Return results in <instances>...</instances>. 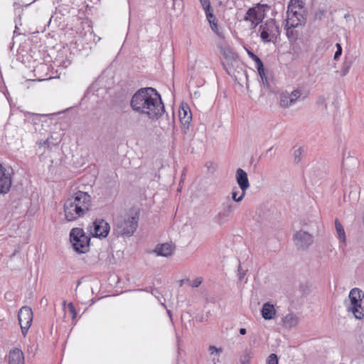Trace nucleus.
Listing matches in <instances>:
<instances>
[{"label":"nucleus","mask_w":364,"mask_h":364,"mask_svg":"<svg viewBox=\"0 0 364 364\" xmlns=\"http://www.w3.org/2000/svg\"><path fill=\"white\" fill-rule=\"evenodd\" d=\"M246 333H247V331H246V329H245V328H241L240 329V333L241 335H245V334H246Z\"/></svg>","instance_id":"obj_45"},{"label":"nucleus","mask_w":364,"mask_h":364,"mask_svg":"<svg viewBox=\"0 0 364 364\" xmlns=\"http://www.w3.org/2000/svg\"><path fill=\"white\" fill-rule=\"evenodd\" d=\"M294 241L299 249H307L313 242L311 235L305 231H299L294 235Z\"/></svg>","instance_id":"obj_12"},{"label":"nucleus","mask_w":364,"mask_h":364,"mask_svg":"<svg viewBox=\"0 0 364 364\" xmlns=\"http://www.w3.org/2000/svg\"><path fill=\"white\" fill-rule=\"evenodd\" d=\"M200 2L205 11L211 9L210 0H200Z\"/></svg>","instance_id":"obj_33"},{"label":"nucleus","mask_w":364,"mask_h":364,"mask_svg":"<svg viewBox=\"0 0 364 364\" xmlns=\"http://www.w3.org/2000/svg\"><path fill=\"white\" fill-rule=\"evenodd\" d=\"M40 146H43L47 148H50V140L49 139H47L46 140L43 141V142L39 143Z\"/></svg>","instance_id":"obj_41"},{"label":"nucleus","mask_w":364,"mask_h":364,"mask_svg":"<svg viewBox=\"0 0 364 364\" xmlns=\"http://www.w3.org/2000/svg\"><path fill=\"white\" fill-rule=\"evenodd\" d=\"M68 309L69 311V313L72 317V319L74 320L76 318L77 312L75 311V306L73 303H69L68 304Z\"/></svg>","instance_id":"obj_31"},{"label":"nucleus","mask_w":364,"mask_h":364,"mask_svg":"<svg viewBox=\"0 0 364 364\" xmlns=\"http://www.w3.org/2000/svg\"><path fill=\"white\" fill-rule=\"evenodd\" d=\"M261 314L262 317L265 320H271L274 318L276 314V311L274 307V305L269 303H265L263 304L262 308L261 309Z\"/></svg>","instance_id":"obj_19"},{"label":"nucleus","mask_w":364,"mask_h":364,"mask_svg":"<svg viewBox=\"0 0 364 364\" xmlns=\"http://www.w3.org/2000/svg\"><path fill=\"white\" fill-rule=\"evenodd\" d=\"M110 230V226L103 219H97L93 223V230L91 231L92 235L95 237H106Z\"/></svg>","instance_id":"obj_11"},{"label":"nucleus","mask_w":364,"mask_h":364,"mask_svg":"<svg viewBox=\"0 0 364 364\" xmlns=\"http://www.w3.org/2000/svg\"><path fill=\"white\" fill-rule=\"evenodd\" d=\"M139 223L137 213H126L114 220L113 232L117 236L131 237L135 232Z\"/></svg>","instance_id":"obj_3"},{"label":"nucleus","mask_w":364,"mask_h":364,"mask_svg":"<svg viewBox=\"0 0 364 364\" xmlns=\"http://www.w3.org/2000/svg\"><path fill=\"white\" fill-rule=\"evenodd\" d=\"M287 18L286 22L291 27H299L304 26L306 23V18L302 12L297 10H294L293 6L288 5L287 7Z\"/></svg>","instance_id":"obj_9"},{"label":"nucleus","mask_w":364,"mask_h":364,"mask_svg":"<svg viewBox=\"0 0 364 364\" xmlns=\"http://www.w3.org/2000/svg\"><path fill=\"white\" fill-rule=\"evenodd\" d=\"M261 38L264 43L273 42L279 36V26L275 19L271 18L259 27Z\"/></svg>","instance_id":"obj_6"},{"label":"nucleus","mask_w":364,"mask_h":364,"mask_svg":"<svg viewBox=\"0 0 364 364\" xmlns=\"http://www.w3.org/2000/svg\"><path fill=\"white\" fill-rule=\"evenodd\" d=\"M252 353L251 350L245 349L240 357L239 364H250Z\"/></svg>","instance_id":"obj_24"},{"label":"nucleus","mask_w":364,"mask_h":364,"mask_svg":"<svg viewBox=\"0 0 364 364\" xmlns=\"http://www.w3.org/2000/svg\"><path fill=\"white\" fill-rule=\"evenodd\" d=\"M50 21H51V19L50 18V19L48 20V23H47V24H46V25L44 26L43 29L41 31L42 32H43V31H46V27H47V26H49V24H50Z\"/></svg>","instance_id":"obj_46"},{"label":"nucleus","mask_w":364,"mask_h":364,"mask_svg":"<svg viewBox=\"0 0 364 364\" xmlns=\"http://www.w3.org/2000/svg\"><path fill=\"white\" fill-rule=\"evenodd\" d=\"M92 205L91 196L86 192L77 191L66 200L64 204L65 217L68 221H74L83 217Z\"/></svg>","instance_id":"obj_2"},{"label":"nucleus","mask_w":364,"mask_h":364,"mask_svg":"<svg viewBox=\"0 0 364 364\" xmlns=\"http://www.w3.org/2000/svg\"><path fill=\"white\" fill-rule=\"evenodd\" d=\"M324 11H319L316 13V16H321L323 14Z\"/></svg>","instance_id":"obj_48"},{"label":"nucleus","mask_w":364,"mask_h":364,"mask_svg":"<svg viewBox=\"0 0 364 364\" xmlns=\"http://www.w3.org/2000/svg\"><path fill=\"white\" fill-rule=\"evenodd\" d=\"M18 319L23 336H26L33 321V311L28 306L22 307L18 314Z\"/></svg>","instance_id":"obj_8"},{"label":"nucleus","mask_w":364,"mask_h":364,"mask_svg":"<svg viewBox=\"0 0 364 364\" xmlns=\"http://www.w3.org/2000/svg\"><path fill=\"white\" fill-rule=\"evenodd\" d=\"M238 272H239V273H238L239 279L241 281L243 279V277H245V271H242V272L241 271L240 265L239 266Z\"/></svg>","instance_id":"obj_43"},{"label":"nucleus","mask_w":364,"mask_h":364,"mask_svg":"<svg viewBox=\"0 0 364 364\" xmlns=\"http://www.w3.org/2000/svg\"><path fill=\"white\" fill-rule=\"evenodd\" d=\"M272 149V147H270L269 149L267 150L266 154L271 151Z\"/></svg>","instance_id":"obj_50"},{"label":"nucleus","mask_w":364,"mask_h":364,"mask_svg":"<svg viewBox=\"0 0 364 364\" xmlns=\"http://www.w3.org/2000/svg\"><path fill=\"white\" fill-rule=\"evenodd\" d=\"M151 293L155 296H156V293H158V291L156 289H151Z\"/></svg>","instance_id":"obj_47"},{"label":"nucleus","mask_w":364,"mask_h":364,"mask_svg":"<svg viewBox=\"0 0 364 364\" xmlns=\"http://www.w3.org/2000/svg\"><path fill=\"white\" fill-rule=\"evenodd\" d=\"M130 107L135 112L150 119H158L165 112L161 95L152 87L137 90L132 97Z\"/></svg>","instance_id":"obj_1"},{"label":"nucleus","mask_w":364,"mask_h":364,"mask_svg":"<svg viewBox=\"0 0 364 364\" xmlns=\"http://www.w3.org/2000/svg\"><path fill=\"white\" fill-rule=\"evenodd\" d=\"M225 61L223 62V66L228 75L233 72L234 65L237 63V55L231 50H226L223 53Z\"/></svg>","instance_id":"obj_14"},{"label":"nucleus","mask_w":364,"mask_h":364,"mask_svg":"<svg viewBox=\"0 0 364 364\" xmlns=\"http://www.w3.org/2000/svg\"><path fill=\"white\" fill-rule=\"evenodd\" d=\"M212 360H213V364H218L220 363V359H219V357H218V356L213 357Z\"/></svg>","instance_id":"obj_44"},{"label":"nucleus","mask_w":364,"mask_h":364,"mask_svg":"<svg viewBox=\"0 0 364 364\" xmlns=\"http://www.w3.org/2000/svg\"><path fill=\"white\" fill-rule=\"evenodd\" d=\"M284 28H285V30L287 31V38L290 41H295L297 39V38L299 36V33L296 30V28L297 27H291V26H290V25H288L287 23L286 22Z\"/></svg>","instance_id":"obj_23"},{"label":"nucleus","mask_w":364,"mask_h":364,"mask_svg":"<svg viewBox=\"0 0 364 364\" xmlns=\"http://www.w3.org/2000/svg\"><path fill=\"white\" fill-rule=\"evenodd\" d=\"M232 204H224L223 209L215 216V222L220 225H222L227 222L232 215Z\"/></svg>","instance_id":"obj_15"},{"label":"nucleus","mask_w":364,"mask_h":364,"mask_svg":"<svg viewBox=\"0 0 364 364\" xmlns=\"http://www.w3.org/2000/svg\"><path fill=\"white\" fill-rule=\"evenodd\" d=\"M22 14H23V10L20 9L19 14H18V18L15 20V23H16L15 28L16 29H18V25H21V20Z\"/></svg>","instance_id":"obj_36"},{"label":"nucleus","mask_w":364,"mask_h":364,"mask_svg":"<svg viewBox=\"0 0 364 364\" xmlns=\"http://www.w3.org/2000/svg\"><path fill=\"white\" fill-rule=\"evenodd\" d=\"M205 12L207 20L208 21L210 24L215 23L217 21V19L215 17L214 14H213V11H211V9L208 10V11H205Z\"/></svg>","instance_id":"obj_29"},{"label":"nucleus","mask_w":364,"mask_h":364,"mask_svg":"<svg viewBox=\"0 0 364 364\" xmlns=\"http://www.w3.org/2000/svg\"><path fill=\"white\" fill-rule=\"evenodd\" d=\"M267 364H278V358L277 355L274 353L270 354V355L268 357Z\"/></svg>","instance_id":"obj_32"},{"label":"nucleus","mask_w":364,"mask_h":364,"mask_svg":"<svg viewBox=\"0 0 364 364\" xmlns=\"http://www.w3.org/2000/svg\"><path fill=\"white\" fill-rule=\"evenodd\" d=\"M301 95V91L299 89L293 90L291 93L282 92L279 95V105L283 108H289L296 103Z\"/></svg>","instance_id":"obj_10"},{"label":"nucleus","mask_w":364,"mask_h":364,"mask_svg":"<svg viewBox=\"0 0 364 364\" xmlns=\"http://www.w3.org/2000/svg\"><path fill=\"white\" fill-rule=\"evenodd\" d=\"M70 240L75 252L85 253L89 251L90 237L82 228H73L70 232Z\"/></svg>","instance_id":"obj_4"},{"label":"nucleus","mask_w":364,"mask_h":364,"mask_svg":"<svg viewBox=\"0 0 364 364\" xmlns=\"http://www.w3.org/2000/svg\"><path fill=\"white\" fill-rule=\"evenodd\" d=\"M266 6L267 5L258 4L255 7L249 9L246 13V16L244 17V20L246 21H250L252 23V28H255L262 21L264 17V7Z\"/></svg>","instance_id":"obj_7"},{"label":"nucleus","mask_w":364,"mask_h":364,"mask_svg":"<svg viewBox=\"0 0 364 364\" xmlns=\"http://www.w3.org/2000/svg\"><path fill=\"white\" fill-rule=\"evenodd\" d=\"M282 321L286 327L293 328L298 324L299 318L295 314L290 313L282 318Z\"/></svg>","instance_id":"obj_22"},{"label":"nucleus","mask_w":364,"mask_h":364,"mask_svg":"<svg viewBox=\"0 0 364 364\" xmlns=\"http://www.w3.org/2000/svg\"><path fill=\"white\" fill-rule=\"evenodd\" d=\"M291 4L293 6L294 10H297L301 12L304 4L301 0H290L289 5Z\"/></svg>","instance_id":"obj_25"},{"label":"nucleus","mask_w":364,"mask_h":364,"mask_svg":"<svg viewBox=\"0 0 364 364\" xmlns=\"http://www.w3.org/2000/svg\"><path fill=\"white\" fill-rule=\"evenodd\" d=\"M352 64H353L352 60H345V62L343 64L342 69H341L342 75H346L349 72V70L352 66Z\"/></svg>","instance_id":"obj_27"},{"label":"nucleus","mask_w":364,"mask_h":364,"mask_svg":"<svg viewBox=\"0 0 364 364\" xmlns=\"http://www.w3.org/2000/svg\"><path fill=\"white\" fill-rule=\"evenodd\" d=\"M256 63V68L258 70H262L264 68L263 63L261 59L259 58L257 60L255 61Z\"/></svg>","instance_id":"obj_37"},{"label":"nucleus","mask_w":364,"mask_h":364,"mask_svg":"<svg viewBox=\"0 0 364 364\" xmlns=\"http://www.w3.org/2000/svg\"><path fill=\"white\" fill-rule=\"evenodd\" d=\"M236 181L242 192L245 193L250 187V183L247 173L242 168L236 171Z\"/></svg>","instance_id":"obj_16"},{"label":"nucleus","mask_w":364,"mask_h":364,"mask_svg":"<svg viewBox=\"0 0 364 364\" xmlns=\"http://www.w3.org/2000/svg\"><path fill=\"white\" fill-rule=\"evenodd\" d=\"M302 153H303V149L301 147L294 150V161L296 163H299L301 161Z\"/></svg>","instance_id":"obj_28"},{"label":"nucleus","mask_w":364,"mask_h":364,"mask_svg":"<svg viewBox=\"0 0 364 364\" xmlns=\"http://www.w3.org/2000/svg\"><path fill=\"white\" fill-rule=\"evenodd\" d=\"M179 119L183 125H188L191 121L192 114L188 106L182 107L178 112Z\"/></svg>","instance_id":"obj_20"},{"label":"nucleus","mask_w":364,"mask_h":364,"mask_svg":"<svg viewBox=\"0 0 364 364\" xmlns=\"http://www.w3.org/2000/svg\"><path fill=\"white\" fill-rule=\"evenodd\" d=\"M202 282V279L200 277H198V278H196L195 279L193 280L192 282V287H198L200 286V284H201Z\"/></svg>","instance_id":"obj_39"},{"label":"nucleus","mask_w":364,"mask_h":364,"mask_svg":"<svg viewBox=\"0 0 364 364\" xmlns=\"http://www.w3.org/2000/svg\"><path fill=\"white\" fill-rule=\"evenodd\" d=\"M208 350L210 352V355L213 357H220V354L223 353L222 348H217L215 346H210L208 347Z\"/></svg>","instance_id":"obj_26"},{"label":"nucleus","mask_w":364,"mask_h":364,"mask_svg":"<svg viewBox=\"0 0 364 364\" xmlns=\"http://www.w3.org/2000/svg\"><path fill=\"white\" fill-rule=\"evenodd\" d=\"M54 63L55 65H57L58 66H62L63 68H66L70 65V63L69 60H65V61L60 62L58 58H56L54 61Z\"/></svg>","instance_id":"obj_35"},{"label":"nucleus","mask_w":364,"mask_h":364,"mask_svg":"<svg viewBox=\"0 0 364 364\" xmlns=\"http://www.w3.org/2000/svg\"><path fill=\"white\" fill-rule=\"evenodd\" d=\"M151 289V288H146V289H144V291H147V292H149Z\"/></svg>","instance_id":"obj_49"},{"label":"nucleus","mask_w":364,"mask_h":364,"mask_svg":"<svg viewBox=\"0 0 364 364\" xmlns=\"http://www.w3.org/2000/svg\"><path fill=\"white\" fill-rule=\"evenodd\" d=\"M247 53L254 61L257 60L259 58V57L256 55L255 53H253L252 51L247 50Z\"/></svg>","instance_id":"obj_42"},{"label":"nucleus","mask_w":364,"mask_h":364,"mask_svg":"<svg viewBox=\"0 0 364 364\" xmlns=\"http://www.w3.org/2000/svg\"><path fill=\"white\" fill-rule=\"evenodd\" d=\"M335 228L337 233V237L339 240L340 245H346V232L343 225L340 223V221L338 219H336L335 220Z\"/></svg>","instance_id":"obj_21"},{"label":"nucleus","mask_w":364,"mask_h":364,"mask_svg":"<svg viewBox=\"0 0 364 364\" xmlns=\"http://www.w3.org/2000/svg\"><path fill=\"white\" fill-rule=\"evenodd\" d=\"M11 186V178L10 173L0 164V194L8 193Z\"/></svg>","instance_id":"obj_13"},{"label":"nucleus","mask_w":364,"mask_h":364,"mask_svg":"<svg viewBox=\"0 0 364 364\" xmlns=\"http://www.w3.org/2000/svg\"><path fill=\"white\" fill-rule=\"evenodd\" d=\"M9 364H24V355L21 350L14 348L10 350L8 358Z\"/></svg>","instance_id":"obj_17"},{"label":"nucleus","mask_w":364,"mask_h":364,"mask_svg":"<svg viewBox=\"0 0 364 364\" xmlns=\"http://www.w3.org/2000/svg\"><path fill=\"white\" fill-rule=\"evenodd\" d=\"M211 29L214 31L217 35L220 36V33L218 31V26L217 21L215 23L210 24Z\"/></svg>","instance_id":"obj_38"},{"label":"nucleus","mask_w":364,"mask_h":364,"mask_svg":"<svg viewBox=\"0 0 364 364\" xmlns=\"http://www.w3.org/2000/svg\"><path fill=\"white\" fill-rule=\"evenodd\" d=\"M362 297H363L362 291L358 288H353L350 291L348 295L349 302L345 301L347 311L352 312L355 318L359 320L362 319L364 316L360 304Z\"/></svg>","instance_id":"obj_5"},{"label":"nucleus","mask_w":364,"mask_h":364,"mask_svg":"<svg viewBox=\"0 0 364 364\" xmlns=\"http://www.w3.org/2000/svg\"><path fill=\"white\" fill-rule=\"evenodd\" d=\"M237 191H233L232 192V200L235 202H240L244 198V197L245 196V193L242 192L241 195L239 197H237Z\"/></svg>","instance_id":"obj_30"},{"label":"nucleus","mask_w":364,"mask_h":364,"mask_svg":"<svg viewBox=\"0 0 364 364\" xmlns=\"http://www.w3.org/2000/svg\"><path fill=\"white\" fill-rule=\"evenodd\" d=\"M174 246L171 243H164L161 245H158L155 250L154 252L158 256H162V257H169L172 255L173 250H174Z\"/></svg>","instance_id":"obj_18"},{"label":"nucleus","mask_w":364,"mask_h":364,"mask_svg":"<svg viewBox=\"0 0 364 364\" xmlns=\"http://www.w3.org/2000/svg\"><path fill=\"white\" fill-rule=\"evenodd\" d=\"M258 73H259V76L261 77V78H262V80L263 82H267V77H266V76H265V73H264V68L262 69V70H258Z\"/></svg>","instance_id":"obj_40"},{"label":"nucleus","mask_w":364,"mask_h":364,"mask_svg":"<svg viewBox=\"0 0 364 364\" xmlns=\"http://www.w3.org/2000/svg\"><path fill=\"white\" fill-rule=\"evenodd\" d=\"M336 48H337V50L336 51L335 54H334V60H337L339 58V57L342 54V47L341 46L340 43H336Z\"/></svg>","instance_id":"obj_34"}]
</instances>
